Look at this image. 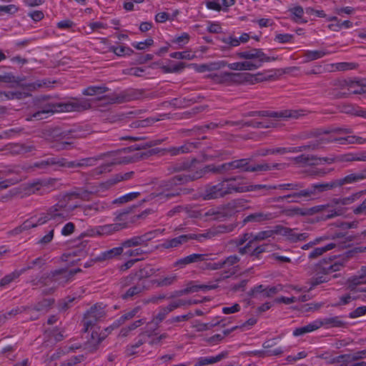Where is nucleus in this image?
Returning <instances> with one entry per match:
<instances>
[{
	"label": "nucleus",
	"instance_id": "1",
	"mask_svg": "<svg viewBox=\"0 0 366 366\" xmlns=\"http://www.w3.org/2000/svg\"><path fill=\"white\" fill-rule=\"evenodd\" d=\"M237 56L240 59H246L245 61L227 64V66L231 70L234 71H252L262 66L263 63L274 61L277 57H270L267 56L259 49H252L248 51L238 52Z\"/></svg>",
	"mask_w": 366,
	"mask_h": 366
},
{
	"label": "nucleus",
	"instance_id": "2",
	"mask_svg": "<svg viewBox=\"0 0 366 366\" xmlns=\"http://www.w3.org/2000/svg\"><path fill=\"white\" fill-rule=\"evenodd\" d=\"M91 107V104L88 100H77L72 102L48 104L45 105L42 109L34 113L30 118H27L28 121L35 119H42L44 114L54 112H81L86 110Z\"/></svg>",
	"mask_w": 366,
	"mask_h": 366
},
{
	"label": "nucleus",
	"instance_id": "3",
	"mask_svg": "<svg viewBox=\"0 0 366 366\" xmlns=\"http://www.w3.org/2000/svg\"><path fill=\"white\" fill-rule=\"evenodd\" d=\"M77 205H68L65 201H59L56 204L50 207L46 212L42 213L37 219V225H41L49 221H54L61 223L69 219L71 212L77 208Z\"/></svg>",
	"mask_w": 366,
	"mask_h": 366
},
{
	"label": "nucleus",
	"instance_id": "4",
	"mask_svg": "<svg viewBox=\"0 0 366 366\" xmlns=\"http://www.w3.org/2000/svg\"><path fill=\"white\" fill-rule=\"evenodd\" d=\"M71 132V130H63L56 127L44 129L41 134L47 142L53 144L51 147L60 151L68 149V146L72 144V142L69 141Z\"/></svg>",
	"mask_w": 366,
	"mask_h": 366
},
{
	"label": "nucleus",
	"instance_id": "5",
	"mask_svg": "<svg viewBox=\"0 0 366 366\" xmlns=\"http://www.w3.org/2000/svg\"><path fill=\"white\" fill-rule=\"evenodd\" d=\"M80 272H81V269L79 268L70 270L67 269H56L49 273H45L39 278L31 280L30 282L33 286H47L54 282L66 283L74 275Z\"/></svg>",
	"mask_w": 366,
	"mask_h": 366
},
{
	"label": "nucleus",
	"instance_id": "6",
	"mask_svg": "<svg viewBox=\"0 0 366 366\" xmlns=\"http://www.w3.org/2000/svg\"><path fill=\"white\" fill-rule=\"evenodd\" d=\"M362 171L357 173H352L343 178L332 180L327 183H317L315 184L317 195L319 196L321 193L333 189L336 187H342L345 184H351L357 183L363 180Z\"/></svg>",
	"mask_w": 366,
	"mask_h": 366
},
{
	"label": "nucleus",
	"instance_id": "7",
	"mask_svg": "<svg viewBox=\"0 0 366 366\" xmlns=\"http://www.w3.org/2000/svg\"><path fill=\"white\" fill-rule=\"evenodd\" d=\"M238 186L225 183L222 181L215 185L209 186L204 190L203 199L206 200L223 198L225 196L237 192Z\"/></svg>",
	"mask_w": 366,
	"mask_h": 366
},
{
	"label": "nucleus",
	"instance_id": "8",
	"mask_svg": "<svg viewBox=\"0 0 366 366\" xmlns=\"http://www.w3.org/2000/svg\"><path fill=\"white\" fill-rule=\"evenodd\" d=\"M337 160L335 157H320L317 155L302 154L297 157L291 158V161L296 165L305 167L308 166H317L325 162L327 164H332Z\"/></svg>",
	"mask_w": 366,
	"mask_h": 366
},
{
	"label": "nucleus",
	"instance_id": "9",
	"mask_svg": "<svg viewBox=\"0 0 366 366\" xmlns=\"http://www.w3.org/2000/svg\"><path fill=\"white\" fill-rule=\"evenodd\" d=\"M193 181L195 180L192 173L188 174H178L169 178V179L160 182L159 187L162 190V192H164V194L174 192L175 191L172 190L175 187L186 184L188 182Z\"/></svg>",
	"mask_w": 366,
	"mask_h": 366
},
{
	"label": "nucleus",
	"instance_id": "10",
	"mask_svg": "<svg viewBox=\"0 0 366 366\" xmlns=\"http://www.w3.org/2000/svg\"><path fill=\"white\" fill-rule=\"evenodd\" d=\"M142 95V92L136 89H128L120 92L119 94H112L104 97L107 99L110 104H122L124 102H131L133 100L139 99Z\"/></svg>",
	"mask_w": 366,
	"mask_h": 366
},
{
	"label": "nucleus",
	"instance_id": "11",
	"mask_svg": "<svg viewBox=\"0 0 366 366\" xmlns=\"http://www.w3.org/2000/svg\"><path fill=\"white\" fill-rule=\"evenodd\" d=\"M335 259V256L332 257L325 258L316 266L320 269V272L324 274H329L330 273L340 271L345 267L347 258H342L333 262Z\"/></svg>",
	"mask_w": 366,
	"mask_h": 366
},
{
	"label": "nucleus",
	"instance_id": "12",
	"mask_svg": "<svg viewBox=\"0 0 366 366\" xmlns=\"http://www.w3.org/2000/svg\"><path fill=\"white\" fill-rule=\"evenodd\" d=\"M111 154L112 152H107L101 154L97 157L84 158L78 161H68L64 158V168L73 169L76 167H92L95 165L97 161L111 156Z\"/></svg>",
	"mask_w": 366,
	"mask_h": 366
},
{
	"label": "nucleus",
	"instance_id": "13",
	"mask_svg": "<svg viewBox=\"0 0 366 366\" xmlns=\"http://www.w3.org/2000/svg\"><path fill=\"white\" fill-rule=\"evenodd\" d=\"M229 172H230V169L228 162H227L219 165L209 164L192 174L194 180H197L209 172L214 174H224Z\"/></svg>",
	"mask_w": 366,
	"mask_h": 366
},
{
	"label": "nucleus",
	"instance_id": "14",
	"mask_svg": "<svg viewBox=\"0 0 366 366\" xmlns=\"http://www.w3.org/2000/svg\"><path fill=\"white\" fill-rule=\"evenodd\" d=\"M104 310L97 306L91 307V309L84 315V331L86 332L89 328L94 327L98 321L104 316Z\"/></svg>",
	"mask_w": 366,
	"mask_h": 366
},
{
	"label": "nucleus",
	"instance_id": "15",
	"mask_svg": "<svg viewBox=\"0 0 366 366\" xmlns=\"http://www.w3.org/2000/svg\"><path fill=\"white\" fill-rule=\"evenodd\" d=\"M276 234L285 237L287 241L292 243L304 241L308 237L307 233L298 234L295 232V229H291L280 224L276 225Z\"/></svg>",
	"mask_w": 366,
	"mask_h": 366
},
{
	"label": "nucleus",
	"instance_id": "16",
	"mask_svg": "<svg viewBox=\"0 0 366 366\" xmlns=\"http://www.w3.org/2000/svg\"><path fill=\"white\" fill-rule=\"evenodd\" d=\"M359 237V235L350 234L347 232H337L333 235L332 239L334 242L330 244H335V248L342 249L350 247L352 242L357 240Z\"/></svg>",
	"mask_w": 366,
	"mask_h": 366
},
{
	"label": "nucleus",
	"instance_id": "17",
	"mask_svg": "<svg viewBox=\"0 0 366 366\" xmlns=\"http://www.w3.org/2000/svg\"><path fill=\"white\" fill-rule=\"evenodd\" d=\"M157 232V230H155L147 232L140 236H134L129 239L124 241L122 242V246L126 248L137 246L147 247L148 242L151 241L155 237V234Z\"/></svg>",
	"mask_w": 366,
	"mask_h": 366
},
{
	"label": "nucleus",
	"instance_id": "18",
	"mask_svg": "<svg viewBox=\"0 0 366 366\" xmlns=\"http://www.w3.org/2000/svg\"><path fill=\"white\" fill-rule=\"evenodd\" d=\"M64 158L59 157H51L44 160L35 162L27 168L28 171H35L36 169H46L49 167L56 166L57 168H64Z\"/></svg>",
	"mask_w": 366,
	"mask_h": 366
},
{
	"label": "nucleus",
	"instance_id": "19",
	"mask_svg": "<svg viewBox=\"0 0 366 366\" xmlns=\"http://www.w3.org/2000/svg\"><path fill=\"white\" fill-rule=\"evenodd\" d=\"M317 192L315 187V184H311L308 188L295 192L285 196H280L274 199V202H280L285 199L291 197L304 198L305 199H312L317 197Z\"/></svg>",
	"mask_w": 366,
	"mask_h": 366
},
{
	"label": "nucleus",
	"instance_id": "20",
	"mask_svg": "<svg viewBox=\"0 0 366 366\" xmlns=\"http://www.w3.org/2000/svg\"><path fill=\"white\" fill-rule=\"evenodd\" d=\"M366 93V84L363 81L352 80L350 84L349 92H338L335 94L337 99L347 98L350 94H362Z\"/></svg>",
	"mask_w": 366,
	"mask_h": 366
},
{
	"label": "nucleus",
	"instance_id": "21",
	"mask_svg": "<svg viewBox=\"0 0 366 366\" xmlns=\"http://www.w3.org/2000/svg\"><path fill=\"white\" fill-rule=\"evenodd\" d=\"M366 283V267H362L360 274L353 276L347 280V289L351 292H360L363 289H357V287Z\"/></svg>",
	"mask_w": 366,
	"mask_h": 366
},
{
	"label": "nucleus",
	"instance_id": "22",
	"mask_svg": "<svg viewBox=\"0 0 366 366\" xmlns=\"http://www.w3.org/2000/svg\"><path fill=\"white\" fill-rule=\"evenodd\" d=\"M320 211L319 207H313L311 208H302L298 207H291L282 211V213L288 217L295 216H308L312 215Z\"/></svg>",
	"mask_w": 366,
	"mask_h": 366
},
{
	"label": "nucleus",
	"instance_id": "23",
	"mask_svg": "<svg viewBox=\"0 0 366 366\" xmlns=\"http://www.w3.org/2000/svg\"><path fill=\"white\" fill-rule=\"evenodd\" d=\"M277 215L273 213H264L262 212H255L247 216L242 221L243 225L248 222H263L274 219Z\"/></svg>",
	"mask_w": 366,
	"mask_h": 366
},
{
	"label": "nucleus",
	"instance_id": "24",
	"mask_svg": "<svg viewBox=\"0 0 366 366\" xmlns=\"http://www.w3.org/2000/svg\"><path fill=\"white\" fill-rule=\"evenodd\" d=\"M212 254H192L184 258L179 259L176 264H188L194 262H204L207 260H213Z\"/></svg>",
	"mask_w": 366,
	"mask_h": 366
},
{
	"label": "nucleus",
	"instance_id": "25",
	"mask_svg": "<svg viewBox=\"0 0 366 366\" xmlns=\"http://www.w3.org/2000/svg\"><path fill=\"white\" fill-rule=\"evenodd\" d=\"M105 334H101L97 331H93L91 334V337L85 343V349L90 352L96 351L99 345L105 339Z\"/></svg>",
	"mask_w": 366,
	"mask_h": 366
},
{
	"label": "nucleus",
	"instance_id": "26",
	"mask_svg": "<svg viewBox=\"0 0 366 366\" xmlns=\"http://www.w3.org/2000/svg\"><path fill=\"white\" fill-rule=\"evenodd\" d=\"M77 206V208H80L86 216H92L97 212H102L107 207V204L105 203L100 202H97L87 205Z\"/></svg>",
	"mask_w": 366,
	"mask_h": 366
},
{
	"label": "nucleus",
	"instance_id": "27",
	"mask_svg": "<svg viewBox=\"0 0 366 366\" xmlns=\"http://www.w3.org/2000/svg\"><path fill=\"white\" fill-rule=\"evenodd\" d=\"M139 310L140 307H136L133 308L132 310L127 312V313L121 316L116 322L113 323V325L110 327H107L105 330L109 332L114 328H117L118 327L124 324L126 321L134 317L139 312Z\"/></svg>",
	"mask_w": 366,
	"mask_h": 366
},
{
	"label": "nucleus",
	"instance_id": "28",
	"mask_svg": "<svg viewBox=\"0 0 366 366\" xmlns=\"http://www.w3.org/2000/svg\"><path fill=\"white\" fill-rule=\"evenodd\" d=\"M227 65V62L225 61H219L210 62L208 64H202L200 65H196L195 69L198 72L212 71H217L224 68Z\"/></svg>",
	"mask_w": 366,
	"mask_h": 366
},
{
	"label": "nucleus",
	"instance_id": "29",
	"mask_svg": "<svg viewBox=\"0 0 366 366\" xmlns=\"http://www.w3.org/2000/svg\"><path fill=\"white\" fill-rule=\"evenodd\" d=\"M160 270V268L154 267L152 265L147 264L145 267L136 271L135 274L137 275V280L141 281L142 280L147 279L154 275H156L157 273Z\"/></svg>",
	"mask_w": 366,
	"mask_h": 366
},
{
	"label": "nucleus",
	"instance_id": "30",
	"mask_svg": "<svg viewBox=\"0 0 366 366\" xmlns=\"http://www.w3.org/2000/svg\"><path fill=\"white\" fill-rule=\"evenodd\" d=\"M124 247H114L107 251L102 252L99 256L95 258V262H103L105 260L113 259L123 252Z\"/></svg>",
	"mask_w": 366,
	"mask_h": 366
},
{
	"label": "nucleus",
	"instance_id": "31",
	"mask_svg": "<svg viewBox=\"0 0 366 366\" xmlns=\"http://www.w3.org/2000/svg\"><path fill=\"white\" fill-rule=\"evenodd\" d=\"M147 290L146 286L139 281L136 285L130 287L124 294L122 295L123 300H127L136 297Z\"/></svg>",
	"mask_w": 366,
	"mask_h": 366
},
{
	"label": "nucleus",
	"instance_id": "32",
	"mask_svg": "<svg viewBox=\"0 0 366 366\" xmlns=\"http://www.w3.org/2000/svg\"><path fill=\"white\" fill-rule=\"evenodd\" d=\"M125 227V224H111L97 227V234L98 236L109 235L114 232Z\"/></svg>",
	"mask_w": 366,
	"mask_h": 366
},
{
	"label": "nucleus",
	"instance_id": "33",
	"mask_svg": "<svg viewBox=\"0 0 366 366\" xmlns=\"http://www.w3.org/2000/svg\"><path fill=\"white\" fill-rule=\"evenodd\" d=\"M252 158L239 159L230 162H228L229 167L231 170L239 169L242 172H250L251 165L249 162Z\"/></svg>",
	"mask_w": 366,
	"mask_h": 366
},
{
	"label": "nucleus",
	"instance_id": "34",
	"mask_svg": "<svg viewBox=\"0 0 366 366\" xmlns=\"http://www.w3.org/2000/svg\"><path fill=\"white\" fill-rule=\"evenodd\" d=\"M23 191L26 195H31L36 193L44 194V191L41 187L40 179H36L32 182H28L23 187Z\"/></svg>",
	"mask_w": 366,
	"mask_h": 366
},
{
	"label": "nucleus",
	"instance_id": "35",
	"mask_svg": "<svg viewBox=\"0 0 366 366\" xmlns=\"http://www.w3.org/2000/svg\"><path fill=\"white\" fill-rule=\"evenodd\" d=\"M193 192L194 189L191 188H180L175 190L174 192H169L167 194H164V192L152 193L151 194V196L152 197H161L163 199H169L172 197H179L181 194H192Z\"/></svg>",
	"mask_w": 366,
	"mask_h": 366
},
{
	"label": "nucleus",
	"instance_id": "36",
	"mask_svg": "<svg viewBox=\"0 0 366 366\" xmlns=\"http://www.w3.org/2000/svg\"><path fill=\"white\" fill-rule=\"evenodd\" d=\"M320 327L322 326L329 327H345L346 322L342 321L339 317L324 318L318 321Z\"/></svg>",
	"mask_w": 366,
	"mask_h": 366
},
{
	"label": "nucleus",
	"instance_id": "37",
	"mask_svg": "<svg viewBox=\"0 0 366 366\" xmlns=\"http://www.w3.org/2000/svg\"><path fill=\"white\" fill-rule=\"evenodd\" d=\"M198 145V142H187L181 147H172L168 149V152L172 156H175L179 154L191 152L194 149L197 148Z\"/></svg>",
	"mask_w": 366,
	"mask_h": 366
},
{
	"label": "nucleus",
	"instance_id": "38",
	"mask_svg": "<svg viewBox=\"0 0 366 366\" xmlns=\"http://www.w3.org/2000/svg\"><path fill=\"white\" fill-rule=\"evenodd\" d=\"M285 166L286 164H278V163H275V164H269L267 163H262V164H256V165H254V166H251L250 167V169H249L250 170L251 172H266V171H270L273 169H284L285 168Z\"/></svg>",
	"mask_w": 366,
	"mask_h": 366
},
{
	"label": "nucleus",
	"instance_id": "39",
	"mask_svg": "<svg viewBox=\"0 0 366 366\" xmlns=\"http://www.w3.org/2000/svg\"><path fill=\"white\" fill-rule=\"evenodd\" d=\"M164 141V139H163L151 140V141H148L144 143H141V144H136V145L127 147V148H124L122 151L126 152H132V151L141 150V149H147L148 148H151L154 146L161 144Z\"/></svg>",
	"mask_w": 366,
	"mask_h": 366
},
{
	"label": "nucleus",
	"instance_id": "40",
	"mask_svg": "<svg viewBox=\"0 0 366 366\" xmlns=\"http://www.w3.org/2000/svg\"><path fill=\"white\" fill-rule=\"evenodd\" d=\"M177 280V276L176 274H170L152 280L151 282L157 287H167L175 283Z\"/></svg>",
	"mask_w": 366,
	"mask_h": 366
},
{
	"label": "nucleus",
	"instance_id": "41",
	"mask_svg": "<svg viewBox=\"0 0 366 366\" xmlns=\"http://www.w3.org/2000/svg\"><path fill=\"white\" fill-rule=\"evenodd\" d=\"M238 212L237 205L236 202H229L224 207L220 209L219 214L221 217V221H224L228 218L232 217Z\"/></svg>",
	"mask_w": 366,
	"mask_h": 366
},
{
	"label": "nucleus",
	"instance_id": "42",
	"mask_svg": "<svg viewBox=\"0 0 366 366\" xmlns=\"http://www.w3.org/2000/svg\"><path fill=\"white\" fill-rule=\"evenodd\" d=\"M207 77L218 84L231 85V72L224 71L219 74H210Z\"/></svg>",
	"mask_w": 366,
	"mask_h": 366
},
{
	"label": "nucleus",
	"instance_id": "43",
	"mask_svg": "<svg viewBox=\"0 0 366 366\" xmlns=\"http://www.w3.org/2000/svg\"><path fill=\"white\" fill-rule=\"evenodd\" d=\"M335 248V244H327V245L321 247H315L308 254L307 257L310 260H315L320 257L325 252Z\"/></svg>",
	"mask_w": 366,
	"mask_h": 366
},
{
	"label": "nucleus",
	"instance_id": "44",
	"mask_svg": "<svg viewBox=\"0 0 366 366\" xmlns=\"http://www.w3.org/2000/svg\"><path fill=\"white\" fill-rule=\"evenodd\" d=\"M237 192L238 193H243L247 192H251V191H255V190H259V189H265V190H269V189H276V186H272V185H266V184H252L249 186L245 185H237Z\"/></svg>",
	"mask_w": 366,
	"mask_h": 366
},
{
	"label": "nucleus",
	"instance_id": "45",
	"mask_svg": "<svg viewBox=\"0 0 366 366\" xmlns=\"http://www.w3.org/2000/svg\"><path fill=\"white\" fill-rule=\"evenodd\" d=\"M189 234H182L177 237L168 239L167 240L164 244V247L165 248H172V247H177L179 245H181L182 243L187 242L189 240H190V238H189Z\"/></svg>",
	"mask_w": 366,
	"mask_h": 366
},
{
	"label": "nucleus",
	"instance_id": "46",
	"mask_svg": "<svg viewBox=\"0 0 366 366\" xmlns=\"http://www.w3.org/2000/svg\"><path fill=\"white\" fill-rule=\"evenodd\" d=\"M365 194H366V190H362V191L355 192L354 194H352L349 197H344V198H342V199H339L337 201V204H341L342 205L351 204L353 202L359 200L362 197V196Z\"/></svg>",
	"mask_w": 366,
	"mask_h": 366
},
{
	"label": "nucleus",
	"instance_id": "47",
	"mask_svg": "<svg viewBox=\"0 0 366 366\" xmlns=\"http://www.w3.org/2000/svg\"><path fill=\"white\" fill-rule=\"evenodd\" d=\"M292 14V20L296 23H307V21L305 20L302 16L304 14V9L301 6H296L289 9Z\"/></svg>",
	"mask_w": 366,
	"mask_h": 366
},
{
	"label": "nucleus",
	"instance_id": "48",
	"mask_svg": "<svg viewBox=\"0 0 366 366\" xmlns=\"http://www.w3.org/2000/svg\"><path fill=\"white\" fill-rule=\"evenodd\" d=\"M318 328H320V325H319L318 321H317L315 322L308 324L307 325L296 328L293 331V335H295V336L302 335L307 332L315 331V330H317Z\"/></svg>",
	"mask_w": 366,
	"mask_h": 366
},
{
	"label": "nucleus",
	"instance_id": "49",
	"mask_svg": "<svg viewBox=\"0 0 366 366\" xmlns=\"http://www.w3.org/2000/svg\"><path fill=\"white\" fill-rule=\"evenodd\" d=\"M203 97L201 96H198L197 98H186L184 97L182 99H174L172 100L173 104L178 106L179 107H184L187 106H190L194 103L199 102Z\"/></svg>",
	"mask_w": 366,
	"mask_h": 366
},
{
	"label": "nucleus",
	"instance_id": "50",
	"mask_svg": "<svg viewBox=\"0 0 366 366\" xmlns=\"http://www.w3.org/2000/svg\"><path fill=\"white\" fill-rule=\"evenodd\" d=\"M54 300L53 299H44L41 301L37 302L33 307L32 310L36 312H41L43 313L47 312L54 304Z\"/></svg>",
	"mask_w": 366,
	"mask_h": 366
},
{
	"label": "nucleus",
	"instance_id": "51",
	"mask_svg": "<svg viewBox=\"0 0 366 366\" xmlns=\"http://www.w3.org/2000/svg\"><path fill=\"white\" fill-rule=\"evenodd\" d=\"M37 224H36V222H32V219H28V220H26L22 224H21L20 226L14 228V229L11 230L9 232V234H12V235H16V234H19L20 233H21L22 232L25 231V230H28L31 228H34L36 227H37Z\"/></svg>",
	"mask_w": 366,
	"mask_h": 366
},
{
	"label": "nucleus",
	"instance_id": "52",
	"mask_svg": "<svg viewBox=\"0 0 366 366\" xmlns=\"http://www.w3.org/2000/svg\"><path fill=\"white\" fill-rule=\"evenodd\" d=\"M210 149H211L210 147H208L203 152L202 156H203L204 160H205V161L213 160L216 158H219L222 156L230 154V153L229 152L223 151V150H214L213 153L210 154L209 153Z\"/></svg>",
	"mask_w": 366,
	"mask_h": 366
},
{
	"label": "nucleus",
	"instance_id": "53",
	"mask_svg": "<svg viewBox=\"0 0 366 366\" xmlns=\"http://www.w3.org/2000/svg\"><path fill=\"white\" fill-rule=\"evenodd\" d=\"M352 132V129L349 128L344 127H332L329 129H324L321 132H319L315 134V136H318L320 134H351Z\"/></svg>",
	"mask_w": 366,
	"mask_h": 366
},
{
	"label": "nucleus",
	"instance_id": "54",
	"mask_svg": "<svg viewBox=\"0 0 366 366\" xmlns=\"http://www.w3.org/2000/svg\"><path fill=\"white\" fill-rule=\"evenodd\" d=\"M109 89L104 85L102 86H90L86 88L82 94L86 96H94L95 94H103L108 92Z\"/></svg>",
	"mask_w": 366,
	"mask_h": 366
},
{
	"label": "nucleus",
	"instance_id": "55",
	"mask_svg": "<svg viewBox=\"0 0 366 366\" xmlns=\"http://www.w3.org/2000/svg\"><path fill=\"white\" fill-rule=\"evenodd\" d=\"M254 355L259 357H265L269 356H279L282 355L283 350L281 347H275L274 350H257L252 352Z\"/></svg>",
	"mask_w": 366,
	"mask_h": 366
},
{
	"label": "nucleus",
	"instance_id": "56",
	"mask_svg": "<svg viewBox=\"0 0 366 366\" xmlns=\"http://www.w3.org/2000/svg\"><path fill=\"white\" fill-rule=\"evenodd\" d=\"M227 355V352H223L221 354L217 355L216 357H204L199 360V362L197 366H203L210 364H214L220 361L222 359L226 357Z\"/></svg>",
	"mask_w": 366,
	"mask_h": 366
},
{
	"label": "nucleus",
	"instance_id": "57",
	"mask_svg": "<svg viewBox=\"0 0 366 366\" xmlns=\"http://www.w3.org/2000/svg\"><path fill=\"white\" fill-rule=\"evenodd\" d=\"M237 223H233V224H220V225H218L217 227L212 228V229L213 230L214 237H216V236L222 234H225V233H229V232H232L237 227Z\"/></svg>",
	"mask_w": 366,
	"mask_h": 366
},
{
	"label": "nucleus",
	"instance_id": "58",
	"mask_svg": "<svg viewBox=\"0 0 366 366\" xmlns=\"http://www.w3.org/2000/svg\"><path fill=\"white\" fill-rule=\"evenodd\" d=\"M169 312L170 311L167 308V307L161 308L159 313L155 316V317L150 322L148 323V326L154 325V330H157L159 323L161 322Z\"/></svg>",
	"mask_w": 366,
	"mask_h": 366
},
{
	"label": "nucleus",
	"instance_id": "59",
	"mask_svg": "<svg viewBox=\"0 0 366 366\" xmlns=\"http://www.w3.org/2000/svg\"><path fill=\"white\" fill-rule=\"evenodd\" d=\"M22 274L23 271L14 270L11 273L6 275L0 280V287H3L10 284L12 281L19 278Z\"/></svg>",
	"mask_w": 366,
	"mask_h": 366
},
{
	"label": "nucleus",
	"instance_id": "60",
	"mask_svg": "<svg viewBox=\"0 0 366 366\" xmlns=\"http://www.w3.org/2000/svg\"><path fill=\"white\" fill-rule=\"evenodd\" d=\"M351 81H352L351 79H337L334 80L332 82V85L335 86L334 91L336 92L335 94L337 92H338L337 90H340V89H347V91L349 92V88H350V84L351 83Z\"/></svg>",
	"mask_w": 366,
	"mask_h": 366
},
{
	"label": "nucleus",
	"instance_id": "61",
	"mask_svg": "<svg viewBox=\"0 0 366 366\" xmlns=\"http://www.w3.org/2000/svg\"><path fill=\"white\" fill-rule=\"evenodd\" d=\"M261 76V74L258 73L256 75L251 74L249 73H243V78H244V82H252L253 83L254 81H262L266 80H269L273 79L274 75H270L268 77L265 78H260L259 77Z\"/></svg>",
	"mask_w": 366,
	"mask_h": 366
},
{
	"label": "nucleus",
	"instance_id": "62",
	"mask_svg": "<svg viewBox=\"0 0 366 366\" xmlns=\"http://www.w3.org/2000/svg\"><path fill=\"white\" fill-rule=\"evenodd\" d=\"M142 160L141 157H139V153L134 154L131 156H127L121 157L117 160H115L116 164H127L130 163H134L137 162H139Z\"/></svg>",
	"mask_w": 366,
	"mask_h": 366
},
{
	"label": "nucleus",
	"instance_id": "63",
	"mask_svg": "<svg viewBox=\"0 0 366 366\" xmlns=\"http://www.w3.org/2000/svg\"><path fill=\"white\" fill-rule=\"evenodd\" d=\"M307 112L305 109H287L285 110V119H298L307 114Z\"/></svg>",
	"mask_w": 366,
	"mask_h": 366
},
{
	"label": "nucleus",
	"instance_id": "64",
	"mask_svg": "<svg viewBox=\"0 0 366 366\" xmlns=\"http://www.w3.org/2000/svg\"><path fill=\"white\" fill-rule=\"evenodd\" d=\"M207 107V106H199V107H196L194 108H192L191 110L189 111H187V112H183L182 114H181V119H190V118H192L194 117H195L196 115H197L198 114L202 112L203 111H204L206 109Z\"/></svg>",
	"mask_w": 366,
	"mask_h": 366
}]
</instances>
